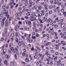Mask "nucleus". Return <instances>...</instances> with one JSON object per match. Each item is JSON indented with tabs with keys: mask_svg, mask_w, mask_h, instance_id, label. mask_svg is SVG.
<instances>
[{
	"mask_svg": "<svg viewBox=\"0 0 66 66\" xmlns=\"http://www.w3.org/2000/svg\"><path fill=\"white\" fill-rule=\"evenodd\" d=\"M3 14H5V15L6 17L7 16V18H9L10 15H9L8 11L6 10H4L3 11Z\"/></svg>",
	"mask_w": 66,
	"mask_h": 66,
	"instance_id": "1",
	"label": "nucleus"
},
{
	"mask_svg": "<svg viewBox=\"0 0 66 66\" xmlns=\"http://www.w3.org/2000/svg\"><path fill=\"white\" fill-rule=\"evenodd\" d=\"M10 49L13 53H16V50H15V49L14 47H11L10 48Z\"/></svg>",
	"mask_w": 66,
	"mask_h": 66,
	"instance_id": "2",
	"label": "nucleus"
},
{
	"mask_svg": "<svg viewBox=\"0 0 66 66\" xmlns=\"http://www.w3.org/2000/svg\"><path fill=\"white\" fill-rule=\"evenodd\" d=\"M5 19H6V18H4V19H2V24L1 26L3 27L4 26V21L5 20Z\"/></svg>",
	"mask_w": 66,
	"mask_h": 66,
	"instance_id": "3",
	"label": "nucleus"
},
{
	"mask_svg": "<svg viewBox=\"0 0 66 66\" xmlns=\"http://www.w3.org/2000/svg\"><path fill=\"white\" fill-rule=\"evenodd\" d=\"M29 4H31L32 5H34L35 3L32 2V1L31 0H29Z\"/></svg>",
	"mask_w": 66,
	"mask_h": 66,
	"instance_id": "4",
	"label": "nucleus"
},
{
	"mask_svg": "<svg viewBox=\"0 0 66 66\" xmlns=\"http://www.w3.org/2000/svg\"><path fill=\"white\" fill-rule=\"evenodd\" d=\"M65 26V23H63V24H62L61 26V27L62 28H63L64 27V26Z\"/></svg>",
	"mask_w": 66,
	"mask_h": 66,
	"instance_id": "5",
	"label": "nucleus"
},
{
	"mask_svg": "<svg viewBox=\"0 0 66 66\" xmlns=\"http://www.w3.org/2000/svg\"><path fill=\"white\" fill-rule=\"evenodd\" d=\"M8 25V22H7V20L5 21V26L6 27H7Z\"/></svg>",
	"mask_w": 66,
	"mask_h": 66,
	"instance_id": "6",
	"label": "nucleus"
},
{
	"mask_svg": "<svg viewBox=\"0 0 66 66\" xmlns=\"http://www.w3.org/2000/svg\"><path fill=\"white\" fill-rule=\"evenodd\" d=\"M25 61L26 62H30V60H29V59L28 58H26L25 59Z\"/></svg>",
	"mask_w": 66,
	"mask_h": 66,
	"instance_id": "7",
	"label": "nucleus"
},
{
	"mask_svg": "<svg viewBox=\"0 0 66 66\" xmlns=\"http://www.w3.org/2000/svg\"><path fill=\"white\" fill-rule=\"evenodd\" d=\"M50 21H52V20L51 19H49L48 20L47 22H50Z\"/></svg>",
	"mask_w": 66,
	"mask_h": 66,
	"instance_id": "8",
	"label": "nucleus"
},
{
	"mask_svg": "<svg viewBox=\"0 0 66 66\" xmlns=\"http://www.w3.org/2000/svg\"><path fill=\"white\" fill-rule=\"evenodd\" d=\"M6 52V50L5 49H4L3 50V54L4 55V54H5Z\"/></svg>",
	"mask_w": 66,
	"mask_h": 66,
	"instance_id": "9",
	"label": "nucleus"
},
{
	"mask_svg": "<svg viewBox=\"0 0 66 66\" xmlns=\"http://www.w3.org/2000/svg\"><path fill=\"white\" fill-rule=\"evenodd\" d=\"M30 36H31V34H30L29 35V36L27 37V39L28 40H29V39L30 38Z\"/></svg>",
	"mask_w": 66,
	"mask_h": 66,
	"instance_id": "10",
	"label": "nucleus"
},
{
	"mask_svg": "<svg viewBox=\"0 0 66 66\" xmlns=\"http://www.w3.org/2000/svg\"><path fill=\"white\" fill-rule=\"evenodd\" d=\"M7 28H5V34H6L7 33Z\"/></svg>",
	"mask_w": 66,
	"mask_h": 66,
	"instance_id": "11",
	"label": "nucleus"
},
{
	"mask_svg": "<svg viewBox=\"0 0 66 66\" xmlns=\"http://www.w3.org/2000/svg\"><path fill=\"white\" fill-rule=\"evenodd\" d=\"M10 65L11 66H14L15 64H14V63L12 62L10 63Z\"/></svg>",
	"mask_w": 66,
	"mask_h": 66,
	"instance_id": "12",
	"label": "nucleus"
},
{
	"mask_svg": "<svg viewBox=\"0 0 66 66\" xmlns=\"http://www.w3.org/2000/svg\"><path fill=\"white\" fill-rule=\"evenodd\" d=\"M42 16V14L40 13H39V14L38 15V17L39 18H40V16Z\"/></svg>",
	"mask_w": 66,
	"mask_h": 66,
	"instance_id": "13",
	"label": "nucleus"
},
{
	"mask_svg": "<svg viewBox=\"0 0 66 66\" xmlns=\"http://www.w3.org/2000/svg\"><path fill=\"white\" fill-rule=\"evenodd\" d=\"M26 15L29 16H30V12H28L26 14Z\"/></svg>",
	"mask_w": 66,
	"mask_h": 66,
	"instance_id": "14",
	"label": "nucleus"
},
{
	"mask_svg": "<svg viewBox=\"0 0 66 66\" xmlns=\"http://www.w3.org/2000/svg\"><path fill=\"white\" fill-rule=\"evenodd\" d=\"M6 8V5H4L3 6V9H4Z\"/></svg>",
	"mask_w": 66,
	"mask_h": 66,
	"instance_id": "15",
	"label": "nucleus"
},
{
	"mask_svg": "<svg viewBox=\"0 0 66 66\" xmlns=\"http://www.w3.org/2000/svg\"><path fill=\"white\" fill-rule=\"evenodd\" d=\"M14 25L15 26V27L14 29L15 31H16L17 29V27H16V24H14Z\"/></svg>",
	"mask_w": 66,
	"mask_h": 66,
	"instance_id": "16",
	"label": "nucleus"
},
{
	"mask_svg": "<svg viewBox=\"0 0 66 66\" xmlns=\"http://www.w3.org/2000/svg\"><path fill=\"white\" fill-rule=\"evenodd\" d=\"M30 20L31 21H34V18H30Z\"/></svg>",
	"mask_w": 66,
	"mask_h": 66,
	"instance_id": "17",
	"label": "nucleus"
},
{
	"mask_svg": "<svg viewBox=\"0 0 66 66\" xmlns=\"http://www.w3.org/2000/svg\"><path fill=\"white\" fill-rule=\"evenodd\" d=\"M4 64L5 65H7V61L6 60H5L4 61Z\"/></svg>",
	"mask_w": 66,
	"mask_h": 66,
	"instance_id": "18",
	"label": "nucleus"
},
{
	"mask_svg": "<svg viewBox=\"0 0 66 66\" xmlns=\"http://www.w3.org/2000/svg\"><path fill=\"white\" fill-rule=\"evenodd\" d=\"M3 17V15H1V16H0V22L1 21V19H2V17Z\"/></svg>",
	"mask_w": 66,
	"mask_h": 66,
	"instance_id": "19",
	"label": "nucleus"
},
{
	"mask_svg": "<svg viewBox=\"0 0 66 66\" xmlns=\"http://www.w3.org/2000/svg\"><path fill=\"white\" fill-rule=\"evenodd\" d=\"M12 39V40H13L14 39H13V37H12V36H10V37H9V39Z\"/></svg>",
	"mask_w": 66,
	"mask_h": 66,
	"instance_id": "20",
	"label": "nucleus"
},
{
	"mask_svg": "<svg viewBox=\"0 0 66 66\" xmlns=\"http://www.w3.org/2000/svg\"><path fill=\"white\" fill-rule=\"evenodd\" d=\"M27 36H28V34H25L24 35V37H27Z\"/></svg>",
	"mask_w": 66,
	"mask_h": 66,
	"instance_id": "21",
	"label": "nucleus"
},
{
	"mask_svg": "<svg viewBox=\"0 0 66 66\" xmlns=\"http://www.w3.org/2000/svg\"><path fill=\"white\" fill-rule=\"evenodd\" d=\"M32 37L33 39H36V36H32Z\"/></svg>",
	"mask_w": 66,
	"mask_h": 66,
	"instance_id": "22",
	"label": "nucleus"
},
{
	"mask_svg": "<svg viewBox=\"0 0 66 66\" xmlns=\"http://www.w3.org/2000/svg\"><path fill=\"white\" fill-rule=\"evenodd\" d=\"M18 45L19 46H21V43L20 42H19L18 43Z\"/></svg>",
	"mask_w": 66,
	"mask_h": 66,
	"instance_id": "23",
	"label": "nucleus"
},
{
	"mask_svg": "<svg viewBox=\"0 0 66 66\" xmlns=\"http://www.w3.org/2000/svg\"><path fill=\"white\" fill-rule=\"evenodd\" d=\"M33 39H31V40H30L29 41V42L30 43H31L32 42H33Z\"/></svg>",
	"mask_w": 66,
	"mask_h": 66,
	"instance_id": "24",
	"label": "nucleus"
},
{
	"mask_svg": "<svg viewBox=\"0 0 66 66\" xmlns=\"http://www.w3.org/2000/svg\"><path fill=\"white\" fill-rule=\"evenodd\" d=\"M31 49L32 51H33V50L34 51V48L33 47V46H32V47L31 48Z\"/></svg>",
	"mask_w": 66,
	"mask_h": 66,
	"instance_id": "25",
	"label": "nucleus"
},
{
	"mask_svg": "<svg viewBox=\"0 0 66 66\" xmlns=\"http://www.w3.org/2000/svg\"><path fill=\"white\" fill-rule=\"evenodd\" d=\"M22 55L23 56H25V55H26V53H25L24 52H23L22 54Z\"/></svg>",
	"mask_w": 66,
	"mask_h": 66,
	"instance_id": "26",
	"label": "nucleus"
},
{
	"mask_svg": "<svg viewBox=\"0 0 66 66\" xmlns=\"http://www.w3.org/2000/svg\"><path fill=\"white\" fill-rule=\"evenodd\" d=\"M65 43V42L63 40H62L61 42V44H64Z\"/></svg>",
	"mask_w": 66,
	"mask_h": 66,
	"instance_id": "27",
	"label": "nucleus"
},
{
	"mask_svg": "<svg viewBox=\"0 0 66 66\" xmlns=\"http://www.w3.org/2000/svg\"><path fill=\"white\" fill-rule=\"evenodd\" d=\"M40 20H41V19H38V20H37V22H40Z\"/></svg>",
	"mask_w": 66,
	"mask_h": 66,
	"instance_id": "28",
	"label": "nucleus"
},
{
	"mask_svg": "<svg viewBox=\"0 0 66 66\" xmlns=\"http://www.w3.org/2000/svg\"><path fill=\"white\" fill-rule=\"evenodd\" d=\"M31 24V22L30 21H29L28 24V26H30Z\"/></svg>",
	"mask_w": 66,
	"mask_h": 66,
	"instance_id": "29",
	"label": "nucleus"
},
{
	"mask_svg": "<svg viewBox=\"0 0 66 66\" xmlns=\"http://www.w3.org/2000/svg\"><path fill=\"white\" fill-rule=\"evenodd\" d=\"M19 43H21L22 42V40L21 39H20L19 40Z\"/></svg>",
	"mask_w": 66,
	"mask_h": 66,
	"instance_id": "30",
	"label": "nucleus"
},
{
	"mask_svg": "<svg viewBox=\"0 0 66 66\" xmlns=\"http://www.w3.org/2000/svg\"><path fill=\"white\" fill-rule=\"evenodd\" d=\"M52 13V11H50L49 12V14H51Z\"/></svg>",
	"mask_w": 66,
	"mask_h": 66,
	"instance_id": "31",
	"label": "nucleus"
},
{
	"mask_svg": "<svg viewBox=\"0 0 66 66\" xmlns=\"http://www.w3.org/2000/svg\"><path fill=\"white\" fill-rule=\"evenodd\" d=\"M25 18H26V19H29V17L26 16L25 17Z\"/></svg>",
	"mask_w": 66,
	"mask_h": 66,
	"instance_id": "32",
	"label": "nucleus"
},
{
	"mask_svg": "<svg viewBox=\"0 0 66 66\" xmlns=\"http://www.w3.org/2000/svg\"><path fill=\"white\" fill-rule=\"evenodd\" d=\"M42 6H39L38 7V9L39 10H41L42 9Z\"/></svg>",
	"mask_w": 66,
	"mask_h": 66,
	"instance_id": "33",
	"label": "nucleus"
},
{
	"mask_svg": "<svg viewBox=\"0 0 66 66\" xmlns=\"http://www.w3.org/2000/svg\"><path fill=\"white\" fill-rule=\"evenodd\" d=\"M57 63V66H59V65H60V64H61V63L59 62V61H58Z\"/></svg>",
	"mask_w": 66,
	"mask_h": 66,
	"instance_id": "34",
	"label": "nucleus"
},
{
	"mask_svg": "<svg viewBox=\"0 0 66 66\" xmlns=\"http://www.w3.org/2000/svg\"><path fill=\"white\" fill-rule=\"evenodd\" d=\"M57 4L58 5H61V4L59 2V1L58 0H57Z\"/></svg>",
	"mask_w": 66,
	"mask_h": 66,
	"instance_id": "35",
	"label": "nucleus"
},
{
	"mask_svg": "<svg viewBox=\"0 0 66 66\" xmlns=\"http://www.w3.org/2000/svg\"><path fill=\"white\" fill-rule=\"evenodd\" d=\"M8 52H9V53H11V50H8Z\"/></svg>",
	"mask_w": 66,
	"mask_h": 66,
	"instance_id": "36",
	"label": "nucleus"
},
{
	"mask_svg": "<svg viewBox=\"0 0 66 66\" xmlns=\"http://www.w3.org/2000/svg\"><path fill=\"white\" fill-rule=\"evenodd\" d=\"M44 45L45 46H47L48 45V43H45V44H44Z\"/></svg>",
	"mask_w": 66,
	"mask_h": 66,
	"instance_id": "37",
	"label": "nucleus"
},
{
	"mask_svg": "<svg viewBox=\"0 0 66 66\" xmlns=\"http://www.w3.org/2000/svg\"><path fill=\"white\" fill-rule=\"evenodd\" d=\"M14 20L15 21H17V18L16 17H14Z\"/></svg>",
	"mask_w": 66,
	"mask_h": 66,
	"instance_id": "38",
	"label": "nucleus"
},
{
	"mask_svg": "<svg viewBox=\"0 0 66 66\" xmlns=\"http://www.w3.org/2000/svg\"><path fill=\"white\" fill-rule=\"evenodd\" d=\"M44 20L43 21V20H41L40 21V23H43V22H44Z\"/></svg>",
	"mask_w": 66,
	"mask_h": 66,
	"instance_id": "39",
	"label": "nucleus"
},
{
	"mask_svg": "<svg viewBox=\"0 0 66 66\" xmlns=\"http://www.w3.org/2000/svg\"><path fill=\"white\" fill-rule=\"evenodd\" d=\"M17 36H18V37H19V33H17Z\"/></svg>",
	"mask_w": 66,
	"mask_h": 66,
	"instance_id": "40",
	"label": "nucleus"
},
{
	"mask_svg": "<svg viewBox=\"0 0 66 66\" xmlns=\"http://www.w3.org/2000/svg\"><path fill=\"white\" fill-rule=\"evenodd\" d=\"M53 7V6H49V8L50 9H52Z\"/></svg>",
	"mask_w": 66,
	"mask_h": 66,
	"instance_id": "41",
	"label": "nucleus"
},
{
	"mask_svg": "<svg viewBox=\"0 0 66 66\" xmlns=\"http://www.w3.org/2000/svg\"><path fill=\"white\" fill-rule=\"evenodd\" d=\"M22 9L21 7H20L18 9V10L19 11H21V10Z\"/></svg>",
	"mask_w": 66,
	"mask_h": 66,
	"instance_id": "42",
	"label": "nucleus"
},
{
	"mask_svg": "<svg viewBox=\"0 0 66 66\" xmlns=\"http://www.w3.org/2000/svg\"><path fill=\"white\" fill-rule=\"evenodd\" d=\"M31 17L32 18H34V15H33L31 14Z\"/></svg>",
	"mask_w": 66,
	"mask_h": 66,
	"instance_id": "43",
	"label": "nucleus"
},
{
	"mask_svg": "<svg viewBox=\"0 0 66 66\" xmlns=\"http://www.w3.org/2000/svg\"><path fill=\"white\" fill-rule=\"evenodd\" d=\"M36 36L37 37H38V36H39V35L38 34H36Z\"/></svg>",
	"mask_w": 66,
	"mask_h": 66,
	"instance_id": "44",
	"label": "nucleus"
},
{
	"mask_svg": "<svg viewBox=\"0 0 66 66\" xmlns=\"http://www.w3.org/2000/svg\"><path fill=\"white\" fill-rule=\"evenodd\" d=\"M35 55H38V52H36L35 53Z\"/></svg>",
	"mask_w": 66,
	"mask_h": 66,
	"instance_id": "45",
	"label": "nucleus"
},
{
	"mask_svg": "<svg viewBox=\"0 0 66 66\" xmlns=\"http://www.w3.org/2000/svg\"><path fill=\"white\" fill-rule=\"evenodd\" d=\"M44 5L45 7H47V5L46 4H44Z\"/></svg>",
	"mask_w": 66,
	"mask_h": 66,
	"instance_id": "46",
	"label": "nucleus"
},
{
	"mask_svg": "<svg viewBox=\"0 0 66 66\" xmlns=\"http://www.w3.org/2000/svg\"><path fill=\"white\" fill-rule=\"evenodd\" d=\"M58 27V25L56 24H55L54 25V27L55 28H57Z\"/></svg>",
	"mask_w": 66,
	"mask_h": 66,
	"instance_id": "47",
	"label": "nucleus"
},
{
	"mask_svg": "<svg viewBox=\"0 0 66 66\" xmlns=\"http://www.w3.org/2000/svg\"><path fill=\"white\" fill-rule=\"evenodd\" d=\"M11 36L12 37H13L14 36V34H12L11 35Z\"/></svg>",
	"mask_w": 66,
	"mask_h": 66,
	"instance_id": "48",
	"label": "nucleus"
},
{
	"mask_svg": "<svg viewBox=\"0 0 66 66\" xmlns=\"http://www.w3.org/2000/svg\"><path fill=\"white\" fill-rule=\"evenodd\" d=\"M9 8V5H8L6 7V9H8Z\"/></svg>",
	"mask_w": 66,
	"mask_h": 66,
	"instance_id": "49",
	"label": "nucleus"
},
{
	"mask_svg": "<svg viewBox=\"0 0 66 66\" xmlns=\"http://www.w3.org/2000/svg\"><path fill=\"white\" fill-rule=\"evenodd\" d=\"M4 39L3 38H1V42H2V41H3V40H4Z\"/></svg>",
	"mask_w": 66,
	"mask_h": 66,
	"instance_id": "50",
	"label": "nucleus"
},
{
	"mask_svg": "<svg viewBox=\"0 0 66 66\" xmlns=\"http://www.w3.org/2000/svg\"><path fill=\"white\" fill-rule=\"evenodd\" d=\"M54 34H55V33L53 31L52 32V33H51L52 35H54Z\"/></svg>",
	"mask_w": 66,
	"mask_h": 66,
	"instance_id": "51",
	"label": "nucleus"
},
{
	"mask_svg": "<svg viewBox=\"0 0 66 66\" xmlns=\"http://www.w3.org/2000/svg\"><path fill=\"white\" fill-rule=\"evenodd\" d=\"M14 56L15 57V59H17V55H16V54H15L14 55Z\"/></svg>",
	"mask_w": 66,
	"mask_h": 66,
	"instance_id": "52",
	"label": "nucleus"
},
{
	"mask_svg": "<svg viewBox=\"0 0 66 66\" xmlns=\"http://www.w3.org/2000/svg\"><path fill=\"white\" fill-rule=\"evenodd\" d=\"M28 4H28L27 3H25V5H26V6H27V5H28Z\"/></svg>",
	"mask_w": 66,
	"mask_h": 66,
	"instance_id": "53",
	"label": "nucleus"
},
{
	"mask_svg": "<svg viewBox=\"0 0 66 66\" xmlns=\"http://www.w3.org/2000/svg\"><path fill=\"white\" fill-rule=\"evenodd\" d=\"M38 50L39 52V51H40V48H39V47L38 49Z\"/></svg>",
	"mask_w": 66,
	"mask_h": 66,
	"instance_id": "54",
	"label": "nucleus"
},
{
	"mask_svg": "<svg viewBox=\"0 0 66 66\" xmlns=\"http://www.w3.org/2000/svg\"><path fill=\"white\" fill-rule=\"evenodd\" d=\"M34 18H36V17H37V15H36L35 14L34 15Z\"/></svg>",
	"mask_w": 66,
	"mask_h": 66,
	"instance_id": "55",
	"label": "nucleus"
},
{
	"mask_svg": "<svg viewBox=\"0 0 66 66\" xmlns=\"http://www.w3.org/2000/svg\"><path fill=\"white\" fill-rule=\"evenodd\" d=\"M11 1H12V3H14V0H11Z\"/></svg>",
	"mask_w": 66,
	"mask_h": 66,
	"instance_id": "56",
	"label": "nucleus"
},
{
	"mask_svg": "<svg viewBox=\"0 0 66 66\" xmlns=\"http://www.w3.org/2000/svg\"><path fill=\"white\" fill-rule=\"evenodd\" d=\"M61 7L62 8V9H63V8H64V7H65V6L64 5H62L61 6Z\"/></svg>",
	"mask_w": 66,
	"mask_h": 66,
	"instance_id": "57",
	"label": "nucleus"
},
{
	"mask_svg": "<svg viewBox=\"0 0 66 66\" xmlns=\"http://www.w3.org/2000/svg\"><path fill=\"white\" fill-rule=\"evenodd\" d=\"M35 13L34 12H32V14H31V15H35Z\"/></svg>",
	"mask_w": 66,
	"mask_h": 66,
	"instance_id": "58",
	"label": "nucleus"
},
{
	"mask_svg": "<svg viewBox=\"0 0 66 66\" xmlns=\"http://www.w3.org/2000/svg\"><path fill=\"white\" fill-rule=\"evenodd\" d=\"M3 36H4V37L5 36V33H4V32L3 33Z\"/></svg>",
	"mask_w": 66,
	"mask_h": 66,
	"instance_id": "59",
	"label": "nucleus"
},
{
	"mask_svg": "<svg viewBox=\"0 0 66 66\" xmlns=\"http://www.w3.org/2000/svg\"><path fill=\"white\" fill-rule=\"evenodd\" d=\"M5 46L6 47V48H7V47L8 46H9V45H8V44H6Z\"/></svg>",
	"mask_w": 66,
	"mask_h": 66,
	"instance_id": "60",
	"label": "nucleus"
},
{
	"mask_svg": "<svg viewBox=\"0 0 66 66\" xmlns=\"http://www.w3.org/2000/svg\"><path fill=\"white\" fill-rule=\"evenodd\" d=\"M61 11L63 12L64 11V9H63L61 10Z\"/></svg>",
	"mask_w": 66,
	"mask_h": 66,
	"instance_id": "61",
	"label": "nucleus"
},
{
	"mask_svg": "<svg viewBox=\"0 0 66 66\" xmlns=\"http://www.w3.org/2000/svg\"><path fill=\"white\" fill-rule=\"evenodd\" d=\"M57 56H56L54 58V60H57Z\"/></svg>",
	"mask_w": 66,
	"mask_h": 66,
	"instance_id": "62",
	"label": "nucleus"
},
{
	"mask_svg": "<svg viewBox=\"0 0 66 66\" xmlns=\"http://www.w3.org/2000/svg\"><path fill=\"white\" fill-rule=\"evenodd\" d=\"M55 54H56V55H57L59 54V53H58L57 52H56L55 53Z\"/></svg>",
	"mask_w": 66,
	"mask_h": 66,
	"instance_id": "63",
	"label": "nucleus"
},
{
	"mask_svg": "<svg viewBox=\"0 0 66 66\" xmlns=\"http://www.w3.org/2000/svg\"><path fill=\"white\" fill-rule=\"evenodd\" d=\"M63 31H65V30H66V27H64L63 29Z\"/></svg>",
	"mask_w": 66,
	"mask_h": 66,
	"instance_id": "64",
	"label": "nucleus"
}]
</instances>
